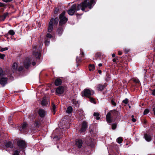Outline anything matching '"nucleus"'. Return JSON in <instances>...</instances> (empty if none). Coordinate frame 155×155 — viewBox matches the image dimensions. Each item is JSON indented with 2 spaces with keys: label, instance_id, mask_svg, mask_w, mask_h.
Here are the masks:
<instances>
[{
  "label": "nucleus",
  "instance_id": "obj_1",
  "mask_svg": "<svg viewBox=\"0 0 155 155\" xmlns=\"http://www.w3.org/2000/svg\"><path fill=\"white\" fill-rule=\"evenodd\" d=\"M96 3L94 0H84L81 4L78 5L76 4H73L68 11V14L71 15H73L76 11L81 9L82 11H85L88 8L91 9Z\"/></svg>",
  "mask_w": 155,
  "mask_h": 155
},
{
  "label": "nucleus",
  "instance_id": "obj_2",
  "mask_svg": "<svg viewBox=\"0 0 155 155\" xmlns=\"http://www.w3.org/2000/svg\"><path fill=\"white\" fill-rule=\"evenodd\" d=\"M34 60H35L33 58H31L30 59L28 58H26L24 61V66L25 67L27 68H28L31 63V62L32 61H33L32 62V64L33 66H35L36 64V63L35 61H34Z\"/></svg>",
  "mask_w": 155,
  "mask_h": 155
},
{
  "label": "nucleus",
  "instance_id": "obj_3",
  "mask_svg": "<svg viewBox=\"0 0 155 155\" xmlns=\"http://www.w3.org/2000/svg\"><path fill=\"white\" fill-rule=\"evenodd\" d=\"M65 12L63 11L60 15L59 19L60 21L59 22V25L62 26L63 24L65 23L68 21V19L64 16Z\"/></svg>",
  "mask_w": 155,
  "mask_h": 155
},
{
  "label": "nucleus",
  "instance_id": "obj_4",
  "mask_svg": "<svg viewBox=\"0 0 155 155\" xmlns=\"http://www.w3.org/2000/svg\"><path fill=\"white\" fill-rule=\"evenodd\" d=\"M94 94V92L93 91L88 89H84L83 92L84 96L88 98L90 97Z\"/></svg>",
  "mask_w": 155,
  "mask_h": 155
},
{
  "label": "nucleus",
  "instance_id": "obj_5",
  "mask_svg": "<svg viewBox=\"0 0 155 155\" xmlns=\"http://www.w3.org/2000/svg\"><path fill=\"white\" fill-rule=\"evenodd\" d=\"M36 48L37 47L35 45L33 46V55L35 58L39 59L40 58L41 54L40 52H38L37 51H35L36 49Z\"/></svg>",
  "mask_w": 155,
  "mask_h": 155
},
{
  "label": "nucleus",
  "instance_id": "obj_6",
  "mask_svg": "<svg viewBox=\"0 0 155 155\" xmlns=\"http://www.w3.org/2000/svg\"><path fill=\"white\" fill-rule=\"evenodd\" d=\"M17 144L20 148H25L26 147V143L23 140H19L17 142Z\"/></svg>",
  "mask_w": 155,
  "mask_h": 155
},
{
  "label": "nucleus",
  "instance_id": "obj_7",
  "mask_svg": "<svg viewBox=\"0 0 155 155\" xmlns=\"http://www.w3.org/2000/svg\"><path fill=\"white\" fill-rule=\"evenodd\" d=\"M112 115L109 112H108L106 115V121L107 123L111 124L113 121V119L112 117Z\"/></svg>",
  "mask_w": 155,
  "mask_h": 155
},
{
  "label": "nucleus",
  "instance_id": "obj_8",
  "mask_svg": "<svg viewBox=\"0 0 155 155\" xmlns=\"http://www.w3.org/2000/svg\"><path fill=\"white\" fill-rule=\"evenodd\" d=\"M53 18H52L49 22L48 29V32H51L53 30Z\"/></svg>",
  "mask_w": 155,
  "mask_h": 155
},
{
  "label": "nucleus",
  "instance_id": "obj_9",
  "mask_svg": "<svg viewBox=\"0 0 155 155\" xmlns=\"http://www.w3.org/2000/svg\"><path fill=\"white\" fill-rule=\"evenodd\" d=\"M64 91V87L60 86L58 87L56 90V93L58 95L62 94Z\"/></svg>",
  "mask_w": 155,
  "mask_h": 155
},
{
  "label": "nucleus",
  "instance_id": "obj_10",
  "mask_svg": "<svg viewBox=\"0 0 155 155\" xmlns=\"http://www.w3.org/2000/svg\"><path fill=\"white\" fill-rule=\"evenodd\" d=\"M80 52V55H81V57H80L79 58L78 57H77L76 59V61L77 64L79 63L80 62H81V59L84 58V54L82 50L81 49Z\"/></svg>",
  "mask_w": 155,
  "mask_h": 155
},
{
  "label": "nucleus",
  "instance_id": "obj_11",
  "mask_svg": "<svg viewBox=\"0 0 155 155\" xmlns=\"http://www.w3.org/2000/svg\"><path fill=\"white\" fill-rule=\"evenodd\" d=\"M8 78L6 77H2L0 80V84L3 87L6 84L8 80Z\"/></svg>",
  "mask_w": 155,
  "mask_h": 155
},
{
  "label": "nucleus",
  "instance_id": "obj_12",
  "mask_svg": "<svg viewBox=\"0 0 155 155\" xmlns=\"http://www.w3.org/2000/svg\"><path fill=\"white\" fill-rule=\"evenodd\" d=\"M107 84L106 83H105L104 84H99L97 86V89L98 91H101L104 89V88L107 86Z\"/></svg>",
  "mask_w": 155,
  "mask_h": 155
},
{
  "label": "nucleus",
  "instance_id": "obj_13",
  "mask_svg": "<svg viewBox=\"0 0 155 155\" xmlns=\"http://www.w3.org/2000/svg\"><path fill=\"white\" fill-rule=\"evenodd\" d=\"M87 127V122L85 121L83 122L82 124L81 128L80 130V132H83L85 131Z\"/></svg>",
  "mask_w": 155,
  "mask_h": 155
},
{
  "label": "nucleus",
  "instance_id": "obj_14",
  "mask_svg": "<svg viewBox=\"0 0 155 155\" xmlns=\"http://www.w3.org/2000/svg\"><path fill=\"white\" fill-rule=\"evenodd\" d=\"M28 124L26 123H24L22 125L21 127L19 128L21 132L24 133L26 130V128Z\"/></svg>",
  "mask_w": 155,
  "mask_h": 155
},
{
  "label": "nucleus",
  "instance_id": "obj_15",
  "mask_svg": "<svg viewBox=\"0 0 155 155\" xmlns=\"http://www.w3.org/2000/svg\"><path fill=\"white\" fill-rule=\"evenodd\" d=\"M38 114L40 117H43L45 115L46 111L43 109H40L38 110Z\"/></svg>",
  "mask_w": 155,
  "mask_h": 155
},
{
  "label": "nucleus",
  "instance_id": "obj_16",
  "mask_svg": "<svg viewBox=\"0 0 155 155\" xmlns=\"http://www.w3.org/2000/svg\"><path fill=\"white\" fill-rule=\"evenodd\" d=\"M18 64L16 63H14L12 66V71L13 72H15L17 70Z\"/></svg>",
  "mask_w": 155,
  "mask_h": 155
},
{
  "label": "nucleus",
  "instance_id": "obj_17",
  "mask_svg": "<svg viewBox=\"0 0 155 155\" xmlns=\"http://www.w3.org/2000/svg\"><path fill=\"white\" fill-rule=\"evenodd\" d=\"M109 112L111 113V115L113 117L118 116L119 114L118 111L114 110H111Z\"/></svg>",
  "mask_w": 155,
  "mask_h": 155
},
{
  "label": "nucleus",
  "instance_id": "obj_18",
  "mask_svg": "<svg viewBox=\"0 0 155 155\" xmlns=\"http://www.w3.org/2000/svg\"><path fill=\"white\" fill-rule=\"evenodd\" d=\"M76 144L79 148H81L82 146V141L80 139H77L76 140Z\"/></svg>",
  "mask_w": 155,
  "mask_h": 155
},
{
  "label": "nucleus",
  "instance_id": "obj_19",
  "mask_svg": "<svg viewBox=\"0 0 155 155\" xmlns=\"http://www.w3.org/2000/svg\"><path fill=\"white\" fill-rule=\"evenodd\" d=\"M8 12H6L4 13L2 15H0V21H4L8 16Z\"/></svg>",
  "mask_w": 155,
  "mask_h": 155
},
{
  "label": "nucleus",
  "instance_id": "obj_20",
  "mask_svg": "<svg viewBox=\"0 0 155 155\" xmlns=\"http://www.w3.org/2000/svg\"><path fill=\"white\" fill-rule=\"evenodd\" d=\"M5 146L7 148H12L13 147L12 143L10 141L7 142L5 143Z\"/></svg>",
  "mask_w": 155,
  "mask_h": 155
},
{
  "label": "nucleus",
  "instance_id": "obj_21",
  "mask_svg": "<svg viewBox=\"0 0 155 155\" xmlns=\"http://www.w3.org/2000/svg\"><path fill=\"white\" fill-rule=\"evenodd\" d=\"M62 83V80L60 78L56 79L55 81V85L56 86H58L61 84Z\"/></svg>",
  "mask_w": 155,
  "mask_h": 155
},
{
  "label": "nucleus",
  "instance_id": "obj_22",
  "mask_svg": "<svg viewBox=\"0 0 155 155\" xmlns=\"http://www.w3.org/2000/svg\"><path fill=\"white\" fill-rule=\"evenodd\" d=\"M48 102L45 98H43L41 102V104L42 106H46L48 104Z\"/></svg>",
  "mask_w": 155,
  "mask_h": 155
},
{
  "label": "nucleus",
  "instance_id": "obj_23",
  "mask_svg": "<svg viewBox=\"0 0 155 155\" xmlns=\"http://www.w3.org/2000/svg\"><path fill=\"white\" fill-rule=\"evenodd\" d=\"M144 138L148 142L150 141L151 140V137L150 135L147 134H145Z\"/></svg>",
  "mask_w": 155,
  "mask_h": 155
},
{
  "label": "nucleus",
  "instance_id": "obj_24",
  "mask_svg": "<svg viewBox=\"0 0 155 155\" xmlns=\"http://www.w3.org/2000/svg\"><path fill=\"white\" fill-rule=\"evenodd\" d=\"M51 106H52V112H53V114H54L55 113V111H56L55 109H56V107L55 106V105L54 104L53 102H52Z\"/></svg>",
  "mask_w": 155,
  "mask_h": 155
},
{
  "label": "nucleus",
  "instance_id": "obj_25",
  "mask_svg": "<svg viewBox=\"0 0 155 155\" xmlns=\"http://www.w3.org/2000/svg\"><path fill=\"white\" fill-rule=\"evenodd\" d=\"M57 31L58 33V35L59 36H60L63 32V29L61 28H59L58 29Z\"/></svg>",
  "mask_w": 155,
  "mask_h": 155
},
{
  "label": "nucleus",
  "instance_id": "obj_26",
  "mask_svg": "<svg viewBox=\"0 0 155 155\" xmlns=\"http://www.w3.org/2000/svg\"><path fill=\"white\" fill-rule=\"evenodd\" d=\"M72 110L73 109L72 107L71 106H70L67 108L66 110V112L68 114H70L72 112Z\"/></svg>",
  "mask_w": 155,
  "mask_h": 155
},
{
  "label": "nucleus",
  "instance_id": "obj_27",
  "mask_svg": "<svg viewBox=\"0 0 155 155\" xmlns=\"http://www.w3.org/2000/svg\"><path fill=\"white\" fill-rule=\"evenodd\" d=\"M89 70L90 71H93L95 68V66L94 64H90L89 66Z\"/></svg>",
  "mask_w": 155,
  "mask_h": 155
},
{
  "label": "nucleus",
  "instance_id": "obj_28",
  "mask_svg": "<svg viewBox=\"0 0 155 155\" xmlns=\"http://www.w3.org/2000/svg\"><path fill=\"white\" fill-rule=\"evenodd\" d=\"M100 114L99 113L95 112L94 114V116L96 117L97 120H99L100 119V117H99Z\"/></svg>",
  "mask_w": 155,
  "mask_h": 155
},
{
  "label": "nucleus",
  "instance_id": "obj_29",
  "mask_svg": "<svg viewBox=\"0 0 155 155\" xmlns=\"http://www.w3.org/2000/svg\"><path fill=\"white\" fill-rule=\"evenodd\" d=\"M40 124V120H36L35 121L34 125L36 127H39Z\"/></svg>",
  "mask_w": 155,
  "mask_h": 155
},
{
  "label": "nucleus",
  "instance_id": "obj_30",
  "mask_svg": "<svg viewBox=\"0 0 155 155\" xmlns=\"http://www.w3.org/2000/svg\"><path fill=\"white\" fill-rule=\"evenodd\" d=\"M116 141L118 143H120L123 141V139L121 137H120L117 139Z\"/></svg>",
  "mask_w": 155,
  "mask_h": 155
},
{
  "label": "nucleus",
  "instance_id": "obj_31",
  "mask_svg": "<svg viewBox=\"0 0 155 155\" xmlns=\"http://www.w3.org/2000/svg\"><path fill=\"white\" fill-rule=\"evenodd\" d=\"M88 98H89V101L91 102L96 104V101L93 98L91 97Z\"/></svg>",
  "mask_w": 155,
  "mask_h": 155
},
{
  "label": "nucleus",
  "instance_id": "obj_32",
  "mask_svg": "<svg viewBox=\"0 0 155 155\" xmlns=\"http://www.w3.org/2000/svg\"><path fill=\"white\" fill-rule=\"evenodd\" d=\"M8 33L10 35H15V32L13 30H10L9 31Z\"/></svg>",
  "mask_w": 155,
  "mask_h": 155
},
{
  "label": "nucleus",
  "instance_id": "obj_33",
  "mask_svg": "<svg viewBox=\"0 0 155 155\" xmlns=\"http://www.w3.org/2000/svg\"><path fill=\"white\" fill-rule=\"evenodd\" d=\"M45 44L46 45L48 46L50 43V40L49 39H47L45 41Z\"/></svg>",
  "mask_w": 155,
  "mask_h": 155
},
{
  "label": "nucleus",
  "instance_id": "obj_34",
  "mask_svg": "<svg viewBox=\"0 0 155 155\" xmlns=\"http://www.w3.org/2000/svg\"><path fill=\"white\" fill-rule=\"evenodd\" d=\"M58 18H55L54 19V23L57 25L58 23Z\"/></svg>",
  "mask_w": 155,
  "mask_h": 155
},
{
  "label": "nucleus",
  "instance_id": "obj_35",
  "mask_svg": "<svg viewBox=\"0 0 155 155\" xmlns=\"http://www.w3.org/2000/svg\"><path fill=\"white\" fill-rule=\"evenodd\" d=\"M59 11V9L57 8H55L54 11V14H56L58 13V12Z\"/></svg>",
  "mask_w": 155,
  "mask_h": 155
},
{
  "label": "nucleus",
  "instance_id": "obj_36",
  "mask_svg": "<svg viewBox=\"0 0 155 155\" xmlns=\"http://www.w3.org/2000/svg\"><path fill=\"white\" fill-rule=\"evenodd\" d=\"M46 37L51 38H52V36L51 34L48 33L46 35Z\"/></svg>",
  "mask_w": 155,
  "mask_h": 155
},
{
  "label": "nucleus",
  "instance_id": "obj_37",
  "mask_svg": "<svg viewBox=\"0 0 155 155\" xmlns=\"http://www.w3.org/2000/svg\"><path fill=\"white\" fill-rule=\"evenodd\" d=\"M101 55V54L100 52H97L95 55V57L96 58L100 57Z\"/></svg>",
  "mask_w": 155,
  "mask_h": 155
},
{
  "label": "nucleus",
  "instance_id": "obj_38",
  "mask_svg": "<svg viewBox=\"0 0 155 155\" xmlns=\"http://www.w3.org/2000/svg\"><path fill=\"white\" fill-rule=\"evenodd\" d=\"M149 112V110L148 109H145L143 112V114L144 115L147 114Z\"/></svg>",
  "mask_w": 155,
  "mask_h": 155
},
{
  "label": "nucleus",
  "instance_id": "obj_39",
  "mask_svg": "<svg viewBox=\"0 0 155 155\" xmlns=\"http://www.w3.org/2000/svg\"><path fill=\"white\" fill-rule=\"evenodd\" d=\"M23 67L22 66H20V67H19L18 69H17V70L18 71H22L23 70Z\"/></svg>",
  "mask_w": 155,
  "mask_h": 155
},
{
  "label": "nucleus",
  "instance_id": "obj_40",
  "mask_svg": "<svg viewBox=\"0 0 155 155\" xmlns=\"http://www.w3.org/2000/svg\"><path fill=\"white\" fill-rule=\"evenodd\" d=\"M116 124H113L112 126V128L113 130H114L116 127Z\"/></svg>",
  "mask_w": 155,
  "mask_h": 155
},
{
  "label": "nucleus",
  "instance_id": "obj_41",
  "mask_svg": "<svg viewBox=\"0 0 155 155\" xmlns=\"http://www.w3.org/2000/svg\"><path fill=\"white\" fill-rule=\"evenodd\" d=\"M20 151H18V150H15L14 151L13 155H19Z\"/></svg>",
  "mask_w": 155,
  "mask_h": 155
},
{
  "label": "nucleus",
  "instance_id": "obj_42",
  "mask_svg": "<svg viewBox=\"0 0 155 155\" xmlns=\"http://www.w3.org/2000/svg\"><path fill=\"white\" fill-rule=\"evenodd\" d=\"M8 49V48L7 47H5V48H2L1 49V51H3L6 50H7Z\"/></svg>",
  "mask_w": 155,
  "mask_h": 155
},
{
  "label": "nucleus",
  "instance_id": "obj_43",
  "mask_svg": "<svg viewBox=\"0 0 155 155\" xmlns=\"http://www.w3.org/2000/svg\"><path fill=\"white\" fill-rule=\"evenodd\" d=\"M5 55L4 54H2L0 53V58L2 59H4V58L5 57Z\"/></svg>",
  "mask_w": 155,
  "mask_h": 155
},
{
  "label": "nucleus",
  "instance_id": "obj_44",
  "mask_svg": "<svg viewBox=\"0 0 155 155\" xmlns=\"http://www.w3.org/2000/svg\"><path fill=\"white\" fill-rule=\"evenodd\" d=\"M3 74V71L1 69H0V77H2Z\"/></svg>",
  "mask_w": 155,
  "mask_h": 155
},
{
  "label": "nucleus",
  "instance_id": "obj_45",
  "mask_svg": "<svg viewBox=\"0 0 155 155\" xmlns=\"http://www.w3.org/2000/svg\"><path fill=\"white\" fill-rule=\"evenodd\" d=\"M128 100L127 98H126L125 100H124L123 101V103L127 104L128 103Z\"/></svg>",
  "mask_w": 155,
  "mask_h": 155
},
{
  "label": "nucleus",
  "instance_id": "obj_46",
  "mask_svg": "<svg viewBox=\"0 0 155 155\" xmlns=\"http://www.w3.org/2000/svg\"><path fill=\"white\" fill-rule=\"evenodd\" d=\"M111 103L114 106H116V103H115V102L113 100H111Z\"/></svg>",
  "mask_w": 155,
  "mask_h": 155
},
{
  "label": "nucleus",
  "instance_id": "obj_47",
  "mask_svg": "<svg viewBox=\"0 0 155 155\" xmlns=\"http://www.w3.org/2000/svg\"><path fill=\"white\" fill-rule=\"evenodd\" d=\"M2 1L6 3L10 2L12 1V0H2Z\"/></svg>",
  "mask_w": 155,
  "mask_h": 155
},
{
  "label": "nucleus",
  "instance_id": "obj_48",
  "mask_svg": "<svg viewBox=\"0 0 155 155\" xmlns=\"http://www.w3.org/2000/svg\"><path fill=\"white\" fill-rule=\"evenodd\" d=\"M5 6L4 4L0 2V7H2Z\"/></svg>",
  "mask_w": 155,
  "mask_h": 155
},
{
  "label": "nucleus",
  "instance_id": "obj_49",
  "mask_svg": "<svg viewBox=\"0 0 155 155\" xmlns=\"http://www.w3.org/2000/svg\"><path fill=\"white\" fill-rule=\"evenodd\" d=\"M134 82H136L137 83H138L139 82V80L137 79H135L134 80Z\"/></svg>",
  "mask_w": 155,
  "mask_h": 155
},
{
  "label": "nucleus",
  "instance_id": "obj_50",
  "mask_svg": "<svg viewBox=\"0 0 155 155\" xmlns=\"http://www.w3.org/2000/svg\"><path fill=\"white\" fill-rule=\"evenodd\" d=\"M152 95L153 96H155V88L152 91Z\"/></svg>",
  "mask_w": 155,
  "mask_h": 155
},
{
  "label": "nucleus",
  "instance_id": "obj_51",
  "mask_svg": "<svg viewBox=\"0 0 155 155\" xmlns=\"http://www.w3.org/2000/svg\"><path fill=\"white\" fill-rule=\"evenodd\" d=\"M124 50L126 52H128L129 51V50L128 49L125 48Z\"/></svg>",
  "mask_w": 155,
  "mask_h": 155
},
{
  "label": "nucleus",
  "instance_id": "obj_52",
  "mask_svg": "<svg viewBox=\"0 0 155 155\" xmlns=\"http://www.w3.org/2000/svg\"><path fill=\"white\" fill-rule=\"evenodd\" d=\"M132 121L133 122H136V119L135 118H132Z\"/></svg>",
  "mask_w": 155,
  "mask_h": 155
},
{
  "label": "nucleus",
  "instance_id": "obj_53",
  "mask_svg": "<svg viewBox=\"0 0 155 155\" xmlns=\"http://www.w3.org/2000/svg\"><path fill=\"white\" fill-rule=\"evenodd\" d=\"M117 59L116 58H114L113 59V61L114 62H116L117 60Z\"/></svg>",
  "mask_w": 155,
  "mask_h": 155
},
{
  "label": "nucleus",
  "instance_id": "obj_54",
  "mask_svg": "<svg viewBox=\"0 0 155 155\" xmlns=\"http://www.w3.org/2000/svg\"><path fill=\"white\" fill-rule=\"evenodd\" d=\"M118 54L119 55H121L122 54V53L121 51H118Z\"/></svg>",
  "mask_w": 155,
  "mask_h": 155
},
{
  "label": "nucleus",
  "instance_id": "obj_55",
  "mask_svg": "<svg viewBox=\"0 0 155 155\" xmlns=\"http://www.w3.org/2000/svg\"><path fill=\"white\" fill-rule=\"evenodd\" d=\"M153 111L154 114L155 115V107L153 109Z\"/></svg>",
  "mask_w": 155,
  "mask_h": 155
},
{
  "label": "nucleus",
  "instance_id": "obj_56",
  "mask_svg": "<svg viewBox=\"0 0 155 155\" xmlns=\"http://www.w3.org/2000/svg\"><path fill=\"white\" fill-rule=\"evenodd\" d=\"M98 73H99V74H101V73H102V71H101V70H98Z\"/></svg>",
  "mask_w": 155,
  "mask_h": 155
},
{
  "label": "nucleus",
  "instance_id": "obj_57",
  "mask_svg": "<svg viewBox=\"0 0 155 155\" xmlns=\"http://www.w3.org/2000/svg\"><path fill=\"white\" fill-rule=\"evenodd\" d=\"M112 57L114 58V57H115V54H112Z\"/></svg>",
  "mask_w": 155,
  "mask_h": 155
},
{
  "label": "nucleus",
  "instance_id": "obj_58",
  "mask_svg": "<svg viewBox=\"0 0 155 155\" xmlns=\"http://www.w3.org/2000/svg\"><path fill=\"white\" fill-rule=\"evenodd\" d=\"M102 64H101V63H100L99 64H98V66H99V67H101V66H102Z\"/></svg>",
  "mask_w": 155,
  "mask_h": 155
},
{
  "label": "nucleus",
  "instance_id": "obj_59",
  "mask_svg": "<svg viewBox=\"0 0 155 155\" xmlns=\"http://www.w3.org/2000/svg\"><path fill=\"white\" fill-rule=\"evenodd\" d=\"M133 118L134 117V115H132V116H131Z\"/></svg>",
  "mask_w": 155,
  "mask_h": 155
}]
</instances>
